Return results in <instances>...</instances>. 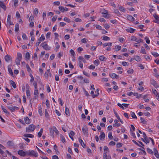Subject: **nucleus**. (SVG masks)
I'll return each mask as SVG.
<instances>
[{
	"label": "nucleus",
	"mask_w": 159,
	"mask_h": 159,
	"mask_svg": "<svg viewBox=\"0 0 159 159\" xmlns=\"http://www.w3.org/2000/svg\"><path fill=\"white\" fill-rule=\"evenodd\" d=\"M26 155L30 157H37L38 156V154L37 152H35L34 150H29L26 151Z\"/></svg>",
	"instance_id": "obj_1"
},
{
	"label": "nucleus",
	"mask_w": 159,
	"mask_h": 159,
	"mask_svg": "<svg viewBox=\"0 0 159 159\" xmlns=\"http://www.w3.org/2000/svg\"><path fill=\"white\" fill-rule=\"evenodd\" d=\"M35 128V126L33 124H31L28 127H26V131L28 133L31 132L32 131H34Z\"/></svg>",
	"instance_id": "obj_2"
},
{
	"label": "nucleus",
	"mask_w": 159,
	"mask_h": 159,
	"mask_svg": "<svg viewBox=\"0 0 159 159\" xmlns=\"http://www.w3.org/2000/svg\"><path fill=\"white\" fill-rule=\"evenodd\" d=\"M41 46H42L43 49L47 50H48L50 49V47H48L45 42L42 43Z\"/></svg>",
	"instance_id": "obj_3"
},
{
	"label": "nucleus",
	"mask_w": 159,
	"mask_h": 159,
	"mask_svg": "<svg viewBox=\"0 0 159 159\" xmlns=\"http://www.w3.org/2000/svg\"><path fill=\"white\" fill-rule=\"evenodd\" d=\"M45 39V37L44 36H43L42 35L41 37H40L38 40L37 42L36 43L35 45L36 46H39V44L42 41L44 40Z\"/></svg>",
	"instance_id": "obj_4"
},
{
	"label": "nucleus",
	"mask_w": 159,
	"mask_h": 159,
	"mask_svg": "<svg viewBox=\"0 0 159 159\" xmlns=\"http://www.w3.org/2000/svg\"><path fill=\"white\" fill-rule=\"evenodd\" d=\"M82 130L84 134L88 135V130L87 127L85 125L82 128Z\"/></svg>",
	"instance_id": "obj_5"
},
{
	"label": "nucleus",
	"mask_w": 159,
	"mask_h": 159,
	"mask_svg": "<svg viewBox=\"0 0 159 159\" xmlns=\"http://www.w3.org/2000/svg\"><path fill=\"white\" fill-rule=\"evenodd\" d=\"M9 109L12 112H14L16 110H18L19 109V108L17 107H11V106H9L8 107Z\"/></svg>",
	"instance_id": "obj_6"
},
{
	"label": "nucleus",
	"mask_w": 159,
	"mask_h": 159,
	"mask_svg": "<svg viewBox=\"0 0 159 159\" xmlns=\"http://www.w3.org/2000/svg\"><path fill=\"white\" fill-rule=\"evenodd\" d=\"M18 154L21 156H25L26 155V151L25 152L22 150H20L18 152Z\"/></svg>",
	"instance_id": "obj_7"
},
{
	"label": "nucleus",
	"mask_w": 159,
	"mask_h": 159,
	"mask_svg": "<svg viewBox=\"0 0 159 159\" xmlns=\"http://www.w3.org/2000/svg\"><path fill=\"white\" fill-rule=\"evenodd\" d=\"M5 59L6 62H8L11 60V58L10 55H7L5 57Z\"/></svg>",
	"instance_id": "obj_8"
},
{
	"label": "nucleus",
	"mask_w": 159,
	"mask_h": 159,
	"mask_svg": "<svg viewBox=\"0 0 159 159\" xmlns=\"http://www.w3.org/2000/svg\"><path fill=\"white\" fill-rule=\"evenodd\" d=\"M104 11L102 13V14H103V16L105 18H108V15L107 13L108 11L107 10H106L105 9H104Z\"/></svg>",
	"instance_id": "obj_9"
},
{
	"label": "nucleus",
	"mask_w": 159,
	"mask_h": 159,
	"mask_svg": "<svg viewBox=\"0 0 159 159\" xmlns=\"http://www.w3.org/2000/svg\"><path fill=\"white\" fill-rule=\"evenodd\" d=\"M153 151L155 156L157 158H159V154L158 153L157 150L155 148H154Z\"/></svg>",
	"instance_id": "obj_10"
},
{
	"label": "nucleus",
	"mask_w": 159,
	"mask_h": 159,
	"mask_svg": "<svg viewBox=\"0 0 159 159\" xmlns=\"http://www.w3.org/2000/svg\"><path fill=\"white\" fill-rule=\"evenodd\" d=\"M80 138L81 137H80L79 138V141L82 147L83 148H85L86 146V144L84 143L83 141L80 139Z\"/></svg>",
	"instance_id": "obj_11"
},
{
	"label": "nucleus",
	"mask_w": 159,
	"mask_h": 159,
	"mask_svg": "<svg viewBox=\"0 0 159 159\" xmlns=\"http://www.w3.org/2000/svg\"><path fill=\"white\" fill-rule=\"evenodd\" d=\"M11 16L10 15H8L7 18V23L10 25H13V23L12 22H11Z\"/></svg>",
	"instance_id": "obj_12"
},
{
	"label": "nucleus",
	"mask_w": 159,
	"mask_h": 159,
	"mask_svg": "<svg viewBox=\"0 0 159 159\" xmlns=\"http://www.w3.org/2000/svg\"><path fill=\"white\" fill-rule=\"evenodd\" d=\"M151 84L155 88H157L159 87V85L157 84L156 82L154 80L151 81Z\"/></svg>",
	"instance_id": "obj_13"
},
{
	"label": "nucleus",
	"mask_w": 159,
	"mask_h": 159,
	"mask_svg": "<svg viewBox=\"0 0 159 159\" xmlns=\"http://www.w3.org/2000/svg\"><path fill=\"white\" fill-rule=\"evenodd\" d=\"M0 6L1 8L3 9L4 11L6 10V6L4 4L3 2L1 1H0Z\"/></svg>",
	"instance_id": "obj_14"
},
{
	"label": "nucleus",
	"mask_w": 159,
	"mask_h": 159,
	"mask_svg": "<svg viewBox=\"0 0 159 159\" xmlns=\"http://www.w3.org/2000/svg\"><path fill=\"white\" fill-rule=\"evenodd\" d=\"M109 75L111 77V78L112 79H114L115 78H119V76L118 75H116V74L114 73H112L110 74Z\"/></svg>",
	"instance_id": "obj_15"
},
{
	"label": "nucleus",
	"mask_w": 159,
	"mask_h": 159,
	"mask_svg": "<svg viewBox=\"0 0 159 159\" xmlns=\"http://www.w3.org/2000/svg\"><path fill=\"white\" fill-rule=\"evenodd\" d=\"M52 75V74L50 72V70H47V72H46L45 73V77H47V78L48 77V76H50V77H51Z\"/></svg>",
	"instance_id": "obj_16"
},
{
	"label": "nucleus",
	"mask_w": 159,
	"mask_h": 159,
	"mask_svg": "<svg viewBox=\"0 0 159 159\" xmlns=\"http://www.w3.org/2000/svg\"><path fill=\"white\" fill-rule=\"evenodd\" d=\"M127 18L128 20L131 21H133L134 20V18L132 16L129 15L127 16Z\"/></svg>",
	"instance_id": "obj_17"
},
{
	"label": "nucleus",
	"mask_w": 159,
	"mask_h": 159,
	"mask_svg": "<svg viewBox=\"0 0 159 159\" xmlns=\"http://www.w3.org/2000/svg\"><path fill=\"white\" fill-rule=\"evenodd\" d=\"M126 30L128 32H129L130 33H133L135 30L132 28H130L129 29H126Z\"/></svg>",
	"instance_id": "obj_18"
},
{
	"label": "nucleus",
	"mask_w": 159,
	"mask_h": 159,
	"mask_svg": "<svg viewBox=\"0 0 159 159\" xmlns=\"http://www.w3.org/2000/svg\"><path fill=\"white\" fill-rule=\"evenodd\" d=\"M10 84L13 86L14 88L15 89L16 88V83L12 80L10 81Z\"/></svg>",
	"instance_id": "obj_19"
},
{
	"label": "nucleus",
	"mask_w": 159,
	"mask_h": 159,
	"mask_svg": "<svg viewBox=\"0 0 159 159\" xmlns=\"http://www.w3.org/2000/svg\"><path fill=\"white\" fill-rule=\"evenodd\" d=\"M1 108H2V109L3 110V112L5 113L7 115H9L10 114V113L9 112H8L7 110L5 109L4 107L2 106H1Z\"/></svg>",
	"instance_id": "obj_20"
},
{
	"label": "nucleus",
	"mask_w": 159,
	"mask_h": 159,
	"mask_svg": "<svg viewBox=\"0 0 159 159\" xmlns=\"http://www.w3.org/2000/svg\"><path fill=\"white\" fill-rule=\"evenodd\" d=\"M107 152H104L103 153V159H111V156L108 157H107Z\"/></svg>",
	"instance_id": "obj_21"
},
{
	"label": "nucleus",
	"mask_w": 159,
	"mask_h": 159,
	"mask_svg": "<svg viewBox=\"0 0 159 159\" xmlns=\"http://www.w3.org/2000/svg\"><path fill=\"white\" fill-rule=\"evenodd\" d=\"M23 136L25 137H26V138H28V137H29V138H32L33 137H34V135L32 134H24L23 135Z\"/></svg>",
	"instance_id": "obj_22"
},
{
	"label": "nucleus",
	"mask_w": 159,
	"mask_h": 159,
	"mask_svg": "<svg viewBox=\"0 0 159 159\" xmlns=\"http://www.w3.org/2000/svg\"><path fill=\"white\" fill-rule=\"evenodd\" d=\"M50 134L51 136H52V137H54V129L53 128L52 129L51 128H50Z\"/></svg>",
	"instance_id": "obj_23"
},
{
	"label": "nucleus",
	"mask_w": 159,
	"mask_h": 159,
	"mask_svg": "<svg viewBox=\"0 0 159 159\" xmlns=\"http://www.w3.org/2000/svg\"><path fill=\"white\" fill-rule=\"evenodd\" d=\"M39 113L40 115V116H42L43 115V111L42 109L41 108V106H40L39 107V110H38Z\"/></svg>",
	"instance_id": "obj_24"
},
{
	"label": "nucleus",
	"mask_w": 159,
	"mask_h": 159,
	"mask_svg": "<svg viewBox=\"0 0 159 159\" xmlns=\"http://www.w3.org/2000/svg\"><path fill=\"white\" fill-rule=\"evenodd\" d=\"M99 138L100 139H104L105 138V134L104 132H102L101 133V134L99 136Z\"/></svg>",
	"instance_id": "obj_25"
},
{
	"label": "nucleus",
	"mask_w": 159,
	"mask_h": 159,
	"mask_svg": "<svg viewBox=\"0 0 159 159\" xmlns=\"http://www.w3.org/2000/svg\"><path fill=\"white\" fill-rule=\"evenodd\" d=\"M25 123L27 124H29L30 122V120L29 119V118L28 117H26L25 119Z\"/></svg>",
	"instance_id": "obj_26"
},
{
	"label": "nucleus",
	"mask_w": 159,
	"mask_h": 159,
	"mask_svg": "<svg viewBox=\"0 0 159 159\" xmlns=\"http://www.w3.org/2000/svg\"><path fill=\"white\" fill-rule=\"evenodd\" d=\"M19 30V25L18 23H16L15 26V31L16 32H18Z\"/></svg>",
	"instance_id": "obj_27"
},
{
	"label": "nucleus",
	"mask_w": 159,
	"mask_h": 159,
	"mask_svg": "<svg viewBox=\"0 0 159 159\" xmlns=\"http://www.w3.org/2000/svg\"><path fill=\"white\" fill-rule=\"evenodd\" d=\"M60 137L61 139L62 142L63 143H64L66 142V140L64 136L62 135H60Z\"/></svg>",
	"instance_id": "obj_28"
},
{
	"label": "nucleus",
	"mask_w": 159,
	"mask_h": 159,
	"mask_svg": "<svg viewBox=\"0 0 159 159\" xmlns=\"http://www.w3.org/2000/svg\"><path fill=\"white\" fill-rule=\"evenodd\" d=\"M65 114L66 115L68 116L70 115L69 109L67 107H65Z\"/></svg>",
	"instance_id": "obj_29"
},
{
	"label": "nucleus",
	"mask_w": 159,
	"mask_h": 159,
	"mask_svg": "<svg viewBox=\"0 0 159 159\" xmlns=\"http://www.w3.org/2000/svg\"><path fill=\"white\" fill-rule=\"evenodd\" d=\"M110 38L107 36H103L102 37V40L104 41H108L110 40Z\"/></svg>",
	"instance_id": "obj_30"
},
{
	"label": "nucleus",
	"mask_w": 159,
	"mask_h": 159,
	"mask_svg": "<svg viewBox=\"0 0 159 159\" xmlns=\"http://www.w3.org/2000/svg\"><path fill=\"white\" fill-rule=\"evenodd\" d=\"M141 52L143 54H146V52L145 50L144 47H141Z\"/></svg>",
	"instance_id": "obj_31"
},
{
	"label": "nucleus",
	"mask_w": 159,
	"mask_h": 159,
	"mask_svg": "<svg viewBox=\"0 0 159 159\" xmlns=\"http://www.w3.org/2000/svg\"><path fill=\"white\" fill-rule=\"evenodd\" d=\"M121 49V46L120 45H117L115 47V51L116 52L120 50Z\"/></svg>",
	"instance_id": "obj_32"
},
{
	"label": "nucleus",
	"mask_w": 159,
	"mask_h": 159,
	"mask_svg": "<svg viewBox=\"0 0 159 159\" xmlns=\"http://www.w3.org/2000/svg\"><path fill=\"white\" fill-rule=\"evenodd\" d=\"M21 59L17 58L15 60V62L17 65H19L20 64Z\"/></svg>",
	"instance_id": "obj_33"
},
{
	"label": "nucleus",
	"mask_w": 159,
	"mask_h": 159,
	"mask_svg": "<svg viewBox=\"0 0 159 159\" xmlns=\"http://www.w3.org/2000/svg\"><path fill=\"white\" fill-rule=\"evenodd\" d=\"M99 59L100 60L102 61H105V59H106L107 58L104 57L103 56H101L99 57Z\"/></svg>",
	"instance_id": "obj_34"
},
{
	"label": "nucleus",
	"mask_w": 159,
	"mask_h": 159,
	"mask_svg": "<svg viewBox=\"0 0 159 159\" xmlns=\"http://www.w3.org/2000/svg\"><path fill=\"white\" fill-rule=\"evenodd\" d=\"M135 57H136L134 58V59L135 60H136L137 61H140V60L141 59V58H140L139 56H136Z\"/></svg>",
	"instance_id": "obj_35"
},
{
	"label": "nucleus",
	"mask_w": 159,
	"mask_h": 159,
	"mask_svg": "<svg viewBox=\"0 0 159 159\" xmlns=\"http://www.w3.org/2000/svg\"><path fill=\"white\" fill-rule=\"evenodd\" d=\"M90 93L92 95V97L93 98H95L96 97L98 96V95L94 94V92L93 91H92Z\"/></svg>",
	"instance_id": "obj_36"
},
{
	"label": "nucleus",
	"mask_w": 159,
	"mask_h": 159,
	"mask_svg": "<svg viewBox=\"0 0 159 159\" xmlns=\"http://www.w3.org/2000/svg\"><path fill=\"white\" fill-rule=\"evenodd\" d=\"M152 54L155 57H157L159 56L157 52H152Z\"/></svg>",
	"instance_id": "obj_37"
},
{
	"label": "nucleus",
	"mask_w": 159,
	"mask_h": 159,
	"mask_svg": "<svg viewBox=\"0 0 159 159\" xmlns=\"http://www.w3.org/2000/svg\"><path fill=\"white\" fill-rule=\"evenodd\" d=\"M131 41H136L137 39L136 37L134 36H132L131 37Z\"/></svg>",
	"instance_id": "obj_38"
},
{
	"label": "nucleus",
	"mask_w": 159,
	"mask_h": 159,
	"mask_svg": "<svg viewBox=\"0 0 159 159\" xmlns=\"http://www.w3.org/2000/svg\"><path fill=\"white\" fill-rule=\"evenodd\" d=\"M8 71L9 72V73L12 76V75H13V73L12 72V69H11V68H10H10L9 67L8 68Z\"/></svg>",
	"instance_id": "obj_39"
},
{
	"label": "nucleus",
	"mask_w": 159,
	"mask_h": 159,
	"mask_svg": "<svg viewBox=\"0 0 159 159\" xmlns=\"http://www.w3.org/2000/svg\"><path fill=\"white\" fill-rule=\"evenodd\" d=\"M45 116L46 118L48 117L49 115L48 113V112L47 111V109H45Z\"/></svg>",
	"instance_id": "obj_40"
},
{
	"label": "nucleus",
	"mask_w": 159,
	"mask_h": 159,
	"mask_svg": "<svg viewBox=\"0 0 159 159\" xmlns=\"http://www.w3.org/2000/svg\"><path fill=\"white\" fill-rule=\"evenodd\" d=\"M113 111H114V113L115 114V115L116 116V118H117V119H119L120 117H119V116L117 114V113L116 112V111L114 109H113Z\"/></svg>",
	"instance_id": "obj_41"
},
{
	"label": "nucleus",
	"mask_w": 159,
	"mask_h": 159,
	"mask_svg": "<svg viewBox=\"0 0 159 159\" xmlns=\"http://www.w3.org/2000/svg\"><path fill=\"white\" fill-rule=\"evenodd\" d=\"M88 40L86 38H84L81 39V41L82 43H87Z\"/></svg>",
	"instance_id": "obj_42"
},
{
	"label": "nucleus",
	"mask_w": 159,
	"mask_h": 159,
	"mask_svg": "<svg viewBox=\"0 0 159 159\" xmlns=\"http://www.w3.org/2000/svg\"><path fill=\"white\" fill-rule=\"evenodd\" d=\"M17 58L20 59H22V55L21 53H17Z\"/></svg>",
	"instance_id": "obj_43"
},
{
	"label": "nucleus",
	"mask_w": 159,
	"mask_h": 159,
	"mask_svg": "<svg viewBox=\"0 0 159 159\" xmlns=\"http://www.w3.org/2000/svg\"><path fill=\"white\" fill-rule=\"evenodd\" d=\"M70 52L73 57L75 56V52L72 49H71L70 50Z\"/></svg>",
	"instance_id": "obj_44"
},
{
	"label": "nucleus",
	"mask_w": 159,
	"mask_h": 159,
	"mask_svg": "<svg viewBox=\"0 0 159 159\" xmlns=\"http://www.w3.org/2000/svg\"><path fill=\"white\" fill-rule=\"evenodd\" d=\"M147 152L150 154H153V152L149 148H147Z\"/></svg>",
	"instance_id": "obj_45"
},
{
	"label": "nucleus",
	"mask_w": 159,
	"mask_h": 159,
	"mask_svg": "<svg viewBox=\"0 0 159 159\" xmlns=\"http://www.w3.org/2000/svg\"><path fill=\"white\" fill-rule=\"evenodd\" d=\"M140 120L142 123L144 124H145L147 123V121L142 117L140 118Z\"/></svg>",
	"instance_id": "obj_46"
},
{
	"label": "nucleus",
	"mask_w": 159,
	"mask_h": 159,
	"mask_svg": "<svg viewBox=\"0 0 159 159\" xmlns=\"http://www.w3.org/2000/svg\"><path fill=\"white\" fill-rule=\"evenodd\" d=\"M79 66L81 68H82L83 67V63H82V62H81V61H79Z\"/></svg>",
	"instance_id": "obj_47"
},
{
	"label": "nucleus",
	"mask_w": 159,
	"mask_h": 159,
	"mask_svg": "<svg viewBox=\"0 0 159 159\" xmlns=\"http://www.w3.org/2000/svg\"><path fill=\"white\" fill-rule=\"evenodd\" d=\"M108 137L109 139H112L113 138V136H112V133L111 132H110L108 133Z\"/></svg>",
	"instance_id": "obj_48"
},
{
	"label": "nucleus",
	"mask_w": 159,
	"mask_h": 159,
	"mask_svg": "<svg viewBox=\"0 0 159 159\" xmlns=\"http://www.w3.org/2000/svg\"><path fill=\"white\" fill-rule=\"evenodd\" d=\"M53 129H54V132L56 133L57 135L59 134V132L57 129L55 127H53Z\"/></svg>",
	"instance_id": "obj_49"
},
{
	"label": "nucleus",
	"mask_w": 159,
	"mask_h": 159,
	"mask_svg": "<svg viewBox=\"0 0 159 159\" xmlns=\"http://www.w3.org/2000/svg\"><path fill=\"white\" fill-rule=\"evenodd\" d=\"M131 116L133 118H136V119H137V117H136V116L135 115V113L134 112H132L131 113Z\"/></svg>",
	"instance_id": "obj_50"
},
{
	"label": "nucleus",
	"mask_w": 159,
	"mask_h": 159,
	"mask_svg": "<svg viewBox=\"0 0 159 159\" xmlns=\"http://www.w3.org/2000/svg\"><path fill=\"white\" fill-rule=\"evenodd\" d=\"M99 61L98 59L95 60V61L94 62V63L95 64V65L97 66H98L99 65Z\"/></svg>",
	"instance_id": "obj_51"
},
{
	"label": "nucleus",
	"mask_w": 159,
	"mask_h": 159,
	"mask_svg": "<svg viewBox=\"0 0 159 159\" xmlns=\"http://www.w3.org/2000/svg\"><path fill=\"white\" fill-rule=\"evenodd\" d=\"M26 67L27 70V71L28 72H30L31 70V69L30 68L29 65H28V64H26Z\"/></svg>",
	"instance_id": "obj_52"
},
{
	"label": "nucleus",
	"mask_w": 159,
	"mask_h": 159,
	"mask_svg": "<svg viewBox=\"0 0 159 159\" xmlns=\"http://www.w3.org/2000/svg\"><path fill=\"white\" fill-rule=\"evenodd\" d=\"M63 55V52H60L58 54V55H57V57L59 58H60Z\"/></svg>",
	"instance_id": "obj_53"
},
{
	"label": "nucleus",
	"mask_w": 159,
	"mask_h": 159,
	"mask_svg": "<svg viewBox=\"0 0 159 159\" xmlns=\"http://www.w3.org/2000/svg\"><path fill=\"white\" fill-rule=\"evenodd\" d=\"M38 13L39 11L38 9L37 8H35L34 11V14L35 15H37L38 14Z\"/></svg>",
	"instance_id": "obj_54"
},
{
	"label": "nucleus",
	"mask_w": 159,
	"mask_h": 159,
	"mask_svg": "<svg viewBox=\"0 0 159 159\" xmlns=\"http://www.w3.org/2000/svg\"><path fill=\"white\" fill-rule=\"evenodd\" d=\"M26 95L27 96V97L28 98L30 97V92L29 91V90H26Z\"/></svg>",
	"instance_id": "obj_55"
},
{
	"label": "nucleus",
	"mask_w": 159,
	"mask_h": 159,
	"mask_svg": "<svg viewBox=\"0 0 159 159\" xmlns=\"http://www.w3.org/2000/svg\"><path fill=\"white\" fill-rule=\"evenodd\" d=\"M95 66L93 65H91L90 66H89L88 68L90 69H95Z\"/></svg>",
	"instance_id": "obj_56"
},
{
	"label": "nucleus",
	"mask_w": 159,
	"mask_h": 159,
	"mask_svg": "<svg viewBox=\"0 0 159 159\" xmlns=\"http://www.w3.org/2000/svg\"><path fill=\"white\" fill-rule=\"evenodd\" d=\"M133 94L134 96H137V98H139L141 95H140L139 96H138L139 94L138 93H133Z\"/></svg>",
	"instance_id": "obj_57"
},
{
	"label": "nucleus",
	"mask_w": 159,
	"mask_h": 159,
	"mask_svg": "<svg viewBox=\"0 0 159 159\" xmlns=\"http://www.w3.org/2000/svg\"><path fill=\"white\" fill-rule=\"evenodd\" d=\"M119 10L122 12H125V9L122 7H120L119 8Z\"/></svg>",
	"instance_id": "obj_58"
},
{
	"label": "nucleus",
	"mask_w": 159,
	"mask_h": 159,
	"mask_svg": "<svg viewBox=\"0 0 159 159\" xmlns=\"http://www.w3.org/2000/svg\"><path fill=\"white\" fill-rule=\"evenodd\" d=\"M121 125L120 123H116L113 124V126L114 127H117L120 126Z\"/></svg>",
	"instance_id": "obj_59"
},
{
	"label": "nucleus",
	"mask_w": 159,
	"mask_h": 159,
	"mask_svg": "<svg viewBox=\"0 0 159 159\" xmlns=\"http://www.w3.org/2000/svg\"><path fill=\"white\" fill-rule=\"evenodd\" d=\"M122 143H118L116 144V147L117 148H120L122 146Z\"/></svg>",
	"instance_id": "obj_60"
},
{
	"label": "nucleus",
	"mask_w": 159,
	"mask_h": 159,
	"mask_svg": "<svg viewBox=\"0 0 159 159\" xmlns=\"http://www.w3.org/2000/svg\"><path fill=\"white\" fill-rule=\"evenodd\" d=\"M145 39L146 40V41L147 43L149 44L150 43V40L148 37H146L145 38Z\"/></svg>",
	"instance_id": "obj_61"
},
{
	"label": "nucleus",
	"mask_w": 159,
	"mask_h": 159,
	"mask_svg": "<svg viewBox=\"0 0 159 159\" xmlns=\"http://www.w3.org/2000/svg\"><path fill=\"white\" fill-rule=\"evenodd\" d=\"M47 90L48 93H49L51 91L50 87L48 85H47L46 86Z\"/></svg>",
	"instance_id": "obj_62"
},
{
	"label": "nucleus",
	"mask_w": 159,
	"mask_h": 159,
	"mask_svg": "<svg viewBox=\"0 0 159 159\" xmlns=\"http://www.w3.org/2000/svg\"><path fill=\"white\" fill-rule=\"evenodd\" d=\"M64 20L65 21H66L67 22H70V20L68 19V18H67V17H65L64 18Z\"/></svg>",
	"instance_id": "obj_63"
},
{
	"label": "nucleus",
	"mask_w": 159,
	"mask_h": 159,
	"mask_svg": "<svg viewBox=\"0 0 159 159\" xmlns=\"http://www.w3.org/2000/svg\"><path fill=\"white\" fill-rule=\"evenodd\" d=\"M25 57L29 59L30 57V54L29 52H27L26 53Z\"/></svg>",
	"instance_id": "obj_64"
}]
</instances>
